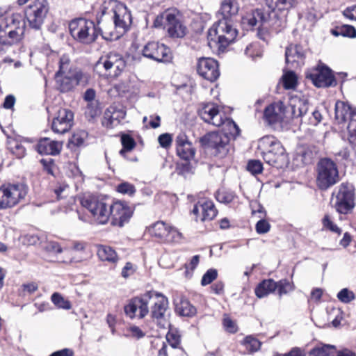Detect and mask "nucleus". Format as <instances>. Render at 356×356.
Segmentation results:
<instances>
[{"instance_id":"f257e3e1","label":"nucleus","mask_w":356,"mask_h":356,"mask_svg":"<svg viewBox=\"0 0 356 356\" xmlns=\"http://www.w3.org/2000/svg\"><path fill=\"white\" fill-rule=\"evenodd\" d=\"M239 10L237 0H223L221 2L220 19L208 31L209 44H215L220 51L225 49L234 41L237 35V30L232 26V17L236 16Z\"/></svg>"},{"instance_id":"f03ea898","label":"nucleus","mask_w":356,"mask_h":356,"mask_svg":"<svg viewBox=\"0 0 356 356\" xmlns=\"http://www.w3.org/2000/svg\"><path fill=\"white\" fill-rule=\"evenodd\" d=\"M258 149L264 161L277 168H282L289 163V157L282 143L273 136L266 135L258 141Z\"/></svg>"},{"instance_id":"7ed1b4c3","label":"nucleus","mask_w":356,"mask_h":356,"mask_svg":"<svg viewBox=\"0 0 356 356\" xmlns=\"http://www.w3.org/2000/svg\"><path fill=\"white\" fill-rule=\"evenodd\" d=\"M99 23V20L95 24L93 21L85 18L74 19L69 23V31L74 40L83 44L95 42L99 35L106 40H111L113 35L110 33V38L106 36V33L98 26Z\"/></svg>"},{"instance_id":"20e7f679","label":"nucleus","mask_w":356,"mask_h":356,"mask_svg":"<svg viewBox=\"0 0 356 356\" xmlns=\"http://www.w3.org/2000/svg\"><path fill=\"white\" fill-rule=\"evenodd\" d=\"M155 28H163L168 35L173 39L183 38L187 28L181 20V15L175 9H168L157 15L154 21Z\"/></svg>"},{"instance_id":"39448f33","label":"nucleus","mask_w":356,"mask_h":356,"mask_svg":"<svg viewBox=\"0 0 356 356\" xmlns=\"http://www.w3.org/2000/svg\"><path fill=\"white\" fill-rule=\"evenodd\" d=\"M276 18L277 13L274 11V8L268 7V9L257 8L252 10L243 17L242 22L250 29L257 26L258 37L266 40L268 29L274 24Z\"/></svg>"},{"instance_id":"423d86ee","label":"nucleus","mask_w":356,"mask_h":356,"mask_svg":"<svg viewBox=\"0 0 356 356\" xmlns=\"http://www.w3.org/2000/svg\"><path fill=\"white\" fill-rule=\"evenodd\" d=\"M24 22L19 15H13L7 17L0 25V45L10 47L17 43L24 33ZM5 50L0 47V54Z\"/></svg>"},{"instance_id":"0eeeda50","label":"nucleus","mask_w":356,"mask_h":356,"mask_svg":"<svg viewBox=\"0 0 356 356\" xmlns=\"http://www.w3.org/2000/svg\"><path fill=\"white\" fill-rule=\"evenodd\" d=\"M289 108L291 117L293 119L300 118L301 123L316 126L322 120V115L317 109L312 111L311 115H308L309 102L305 98L292 97L289 102Z\"/></svg>"},{"instance_id":"6e6552de","label":"nucleus","mask_w":356,"mask_h":356,"mask_svg":"<svg viewBox=\"0 0 356 356\" xmlns=\"http://www.w3.org/2000/svg\"><path fill=\"white\" fill-rule=\"evenodd\" d=\"M28 193L23 183L8 184L0 186V209H7L18 204Z\"/></svg>"},{"instance_id":"1a4fd4ad","label":"nucleus","mask_w":356,"mask_h":356,"mask_svg":"<svg viewBox=\"0 0 356 356\" xmlns=\"http://www.w3.org/2000/svg\"><path fill=\"white\" fill-rule=\"evenodd\" d=\"M316 171V184L321 190H327L339 181L337 164L330 159H321L317 163Z\"/></svg>"},{"instance_id":"9d476101","label":"nucleus","mask_w":356,"mask_h":356,"mask_svg":"<svg viewBox=\"0 0 356 356\" xmlns=\"http://www.w3.org/2000/svg\"><path fill=\"white\" fill-rule=\"evenodd\" d=\"M201 145L211 149L216 156L225 157L229 152L232 145L227 134L222 131H213L200 138Z\"/></svg>"},{"instance_id":"9b49d317","label":"nucleus","mask_w":356,"mask_h":356,"mask_svg":"<svg viewBox=\"0 0 356 356\" xmlns=\"http://www.w3.org/2000/svg\"><path fill=\"white\" fill-rule=\"evenodd\" d=\"M200 117L207 123L213 124L216 127H220L226 124L229 127L230 129L233 128L235 131L232 134H239V127L231 119L226 118L224 120L223 115L219 111L218 106L213 103H206L202 105L198 110Z\"/></svg>"},{"instance_id":"f8f14e48","label":"nucleus","mask_w":356,"mask_h":356,"mask_svg":"<svg viewBox=\"0 0 356 356\" xmlns=\"http://www.w3.org/2000/svg\"><path fill=\"white\" fill-rule=\"evenodd\" d=\"M126 67L123 56L115 52H110L102 56L95 65L97 70L104 71V75L109 77H118Z\"/></svg>"},{"instance_id":"ddd939ff","label":"nucleus","mask_w":356,"mask_h":356,"mask_svg":"<svg viewBox=\"0 0 356 356\" xmlns=\"http://www.w3.org/2000/svg\"><path fill=\"white\" fill-rule=\"evenodd\" d=\"M81 203L90 212L94 220L98 224L104 225L108 222L110 205L107 204L104 200L95 196H88L83 197Z\"/></svg>"},{"instance_id":"4468645a","label":"nucleus","mask_w":356,"mask_h":356,"mask_svg":"<svg viewBox=\"0 0 356 356\" xmlns=\"http://www.w3.org/2000/svg\"><path fill=\"white\" fill-rule=\"evenodd\" d=\"M153 298L154 291H149L140 296L130 299L124 307L125 314L131 319L136 316L139 318H145L149 312L148 304Z\"/></svg>"},{"instance_id":"2eb2a0df","label":"nucleus","mask_w":356,"mask_h":356,"mask_svg":"<svg viewBox=\"0 0 356 356\" xmlns=\"http://www.w3.org/2000/svg\"><path fill=\"white\" fill-rule=\"evenodd\" d=\"M49 10L47 0H35L26 11V17L31 28L39 30Z\"/></svg>"},{"instance_id":"dca6fc26","label":"nucleus","mask_w":356,"mask_h":356,"mask_svg":"<svg viewBox=\"0 0 356 356\" xmlns=\"http://www.w3.org/2000/svg\"><path fill=\"white\" fill-rule=\"evenodd\" d=\"M305 77L318 88L334 86L337 84L332 70L324 65H318L316 67L308 70Z\"/></svg>"},{"instance_id":"f3484780","label":"nucleus","mask_w":356,"mask_h":356,"mask_svg":"<svg viewBox=\"0 0 356 356\" xmlns=\"http://www.w3.org/2000/svg\"><path fill=\"white\" fill-rule=\"evenodd\" d=\"M153 305L151 307V317L157 325L161 328H165L168 320L165 312L168 307V298L163 294L154 291Z\"/></svg>"},{"instance_id":"a211bd4d","label":"nucleus","mask_w":356,"mask_h":356,"mask_svg":"<svg viewBox=\"0 0 356 356\" xmlns=\"http://www.w3.org/2000/svg\"><path fill=\"white\" fill-rule=\"evenodd\" d=\"M57 89L61 92L72 91L76 86L87 82L86 75L80 70L67 72L65 75L55 76Z\"/></svg>"},{"instance_id":"6ab92c4d","label":"nucleus","mask_w":356,"mask_h":356,"mask_svg":"<svg viewBox=\"0 0 356 356\" xmlns=\"http://www.w3.org/2000/svg\"><path fill=\"white\" fill-rule=\"evenodd\" d=\"M133 215V209L126 203L115 202L110 205L109 218L113 226L122 227L127 223Z\"/></svg>"},{"instance_id":"aec40b11","label":"nucleus","mask_w":356,"mask_h":356,"mask_svg":"<svg viewBox=\"0 0 356 356\" xmlns=\"http://www.w3.org/2000/svg\"><path fill=\"white\" fill-rule=\"evenodd\" d=\"M334 207L337 211L341 214H348L353 209L354 193L346 185H341L336 196Z\"/></svg>"},{"instance_id":"412c9836","label":"nucleus","mask_w":356,"mask_h":356,"mask_svg":"<svg viewBox=\"0 0 356 356\" xmlns=\"http://www.w3.org/2000/svg\"><path fill=\"white\" fill-rule=\"evenodd\" d=\"M197 72L204 79L213 82L220 76L218 63L213 58H200L197 64Z\"/></svg>"},{"instance_id":"4be33fe9","label":"nucleus","mask_w":356,"mask_h":356,"mask_svg":"<svg viewBox=\"0 0 356 356\" xmlns=\"http://www.w3.org/2000/svg\"><path fill=\"white\" fill-rule=\"evenodd\" d=\"M177 154L180 159L187 161L183 164V169L189 172L191 170V165L188 161L195 156V150L193 147L191 143L188 140L187 136L184 134H179L176 138Z\"/></svg>"},{"instance_id":"5701e85b","label":"nucleus","mask_w":356,"mask_h":356,"mask_svg":"<svg viewBox=\"0 0 356 356\" xmlns=\"http://www.w3.org/2000/svg\"><path fill=\"white\" fill-rule=\"evenodd\" d=\"M74 113L69 109L60 108L54 118L51 129L54 133L63 134L67 132L73 124Z\"/></svg>"},{"instance_id":"b1692460","label":"nucleus","mask_w":356,"mask_h":356,"mask_svg":"<svg viewBox=\"0 0 356 356\" xmlns=\"http://www.w3.org/2000/svg\"><path fill=\"white\" fill-rule=\"evenodd\" d=\"M287 117L286 108L282 102L270 104L264 111V119L269 125L281 122Z\"/></svg>"},{"instance_id":"393cba45","label":"nucleus","mask_w":356,"mask_h":356,"mask_svg":"<svg viewBox=\"0 0 356 356\" xmlns=\"http://www.w3.org/2000/svg\"><path fill=\"white\" fill-rule=\"evenodd\" d=\"M62 145V143L43 138L38 141L35 149L40 154L58 155L61 151Z\"/></svg>"},{"instance_id":"a878e982","label":"nucleus","mask_w":356,"mask_h":356,"mask_svg":"<svg viewBox=\"0 0 356 356\" xmlns=\"http://www.w3.org/2000/svg\"><path fill=\"white\" fill-rule=\"evenodd\" d=\"M125 115L124 111L111 106L104 112L102 124L107 128H113L119 124Z\"/></svg>"},{"instance_id":"bb28decb","label":"nucleus","mask_w":356,"mask_h":356,"mask_svg":"<svg viewBox=\"0 0 356 356\" xmlns=\"http://www.w3.org/2000/svg\"><path fill=\"white\" fill-rule=\"evenodd\" d=\"M335 120L339 124L346 122L347 120L355 119L356 111L350 105L342 101H337L335 104Z\"/></svg>"},{"instance_id":"cd10ccee","label":"nucleus","mask_w":356,"mask_h":356,"mask_svg":"<svg viewBox=\"0 0 356 356\" xmlns=\"http://www.w3.org/2000/svg\"><path fill=\"white\" fill-rule=\"evenodd\" d=\"M113 22L115 28L124 33L131 23V15L125 9H119L114 12Z\"/></svg>"},{"instance_id":"c85d7f7f","label":"nucleus","mask_w":356,"mask_h":356,"mask_svg":"<svg viewBox=\"0 0 356 356\" xmlns=\"http://www.w3.org/2000/svg\"><path fill=\"white\" fill-rule=\"evenodd\" d=\"M175 312L181 316L193 317L196 313V308L186 298H180L175 302Z\"/></svg>"},{"instance_id":"c756f323","label":"nucleus","mask_w":356,"mask_h":356,"mask_svg":"<svg viewBox=\"0 0 356 356\" xmlns=\"http://www.w3.org/2000/svg\"><path fill=\"white\" fill-rule=\"evenodd\" d=\"M304 58V51L300 45L290 44L285 51V59L287 64L297 63Z\"/></svg>"},{"instance_id":"7c9ffc66","label":"nucleus","mask_w":356,"mask_h":356,"mask_svg":"<svg viewBox=\"0 0 356 356\" xmlns=\"http://www.w3.org/2000/svg\"><path fill=\"white\" fill-rule=\"evenodd\" d=\"M276 291L275 282L272 279L264 280L255 288V294L259 298H262L269 293Z\"/></svg>"},{"instance_id":"2f4dec72","label":"nucleus","mask_w":356,"mask_h":356,"mask_svg":"<svg viewBox=\"0 0 356 356\" xmlns=\"http://www.w3.org/2000/svg\"><path fill=\"white\" fill-rule=\"evenodd\" d=\"M200 206L202 213L200 220L202 221L211 220L216 216L218 211L211 200H205L202 201V203L200 204Z\"/></svg>"},{"instance_id":"473e14b6","label":"nucleus","mask_w":356,"mask_h":356,"mask_svg":"<svg viewBox=\"0 0 356 356\" xmlns=\"http://www.w3.org/2000/svg\"><path fill=\"white\" fill-rule=\"evenodd\" d=\"M97 255L102 261L111 263H115L118 259L115 251L112 248L104 245L97 247Z\"/></svg>"},{"instance_id":"72a5a7b5","label":"nucleus","mask_w":356,"mask_h":356,"mask_svg":"<svg viewBox=\"0 0 356 356\" xmlns=\"http://www.w3.org/2000/svg\"><path fill=\"white\" fill-rule=\"evenodd\" d=\"M152 60L159 63L170 62L172 59V55L170 49L165 44L158 42V48L155 54L152 55Z\"/></svg>"},{"instance_id":"f704fd0d","label":"nucleus","mask_w":356,"mask_h":356,"mask_svg":"<svg viewBox=\"0 0 356 356\" xmlns=\"http://www.w3.org/2000/svg\"><path fill=\"white\" fill-rule=\"evenodd\" d=\"M170 226L163 222H156L149 229V233L165 242L167 235L169 233Z\"/></svg>"},{"instance_id":"c9c22d12","label":"nucleus","mask_w":356,"mask_h":356,"mask_svg":"<svg viewBox=\"0 0 356 356\" xmlns=\"http://www.w3.org/2000/svg\"><path fill=\"white\" fill-rule=\"evenodd\" d=\"M331 33L334 36L356 38V29L353 26L343 24L337 26L331 30Z\"/></svg>"},{"instance_id":"e433bc0d","label":"nucleus","mask_w":356,"mask_h":356,"mask_svg":"<svg viewBox=\"0 0 356 356\" xmlns=\"http://www.w3.org/2000/svg\"><path fill=\"white\" fill-rule=\"evenodd\" d=\"M121 143L122 149L120 151V154L124 157L125 156L126 152L132 150L136 145L134 139L128 134L122 135Z\"/></svg>"},{"instance_id":"4c0bfd02","label":"nucleus","mask_w":356,"mask_h":356,"mask_svg":"<svg viewBox=\"0 0 356 356\" xmlns=\"http://www.w3.org/2000/svg\"><path fill=\"white\" fill-rule=\"evenodd\" d=\"M59 69L56 72L55 76H58V75H65L67 74V72H74L75 70H72L70 67V59L67 55H63L59 59Z\"/></svg>"},{"instance_id":"58836bf2","label":"nucleus","mask_w":356,"mask_h":356,"mask_svg":"<svg viewBox=\"0 0 356 356\" xmlns=\"http://www.w3.org/2000/svg\"><path fill=\"white\" fill-rule=\"evenodd\" d=\"M314 153L309 148H302L297 154V159L303 165H308L313 162Z\"/></svg>"},{"instance_id":"ea45409f","label":"nucleus","mask_w":356,"mask_h":356,"mask_svg":"<svg viewBox=\"0 0 356 356\" xmlns=\"http://www.w3.org/2000/svg\"><path fill=\"white\" fill-rule=\"evenodd\" d=\"M88 137V133L83 130H79L73 134L69 143L75 147H81L84 145L85 140Z\"/></svg>"},{"instance_id":"a19ab883","label":"nucleus","mask_w":356,"mask_h":356,"mask_svg":"<svg viewBox=\"0 0 356 356\" xmlns=\"http://www.w3.org/2000/svg\"><path fill=\"white\" fill-rule=\"evenodd\" d=\"M282 80L283 86L286 90L293 89L297 85V76L293 71L285 73L282 76Z\"/></svg>"},{"instance_id":"79ce46f5","label":"nucleus","mask_w":356,"mask_h":356,"mask_svg":"<svg viewBox=\"0 0 356 356\" xmlns=\"http://www.w3.org/2000/svg\"><path fill=\"white\" fill-rule=\"evenodd\" d=\"M275 284L280 297L293 290V284L286 279L275 282Z\"/></svg>"},{"instance_id":"37998d69","label":"nucleus","mask_w":356,"mask_h":356,"mask_svg":"<svg viewBox=\"0 0 356 356\" xmlns=\"http://www.w3.org/2000/svg\"><path fill=\"white\" fill-rule=\"evenodd\" d=\"M337 297L340 302L344 304H348L356 298V296L353 291H350L348 288L342 289L337 293Z\"/></svg>"},{"instance_id":"c03bdc74","label":"nucleus","mask_w":356,"mask_h":356,"mask_svg":"<svg viewBox=\"0 0 356 356\" xmlns=\"http://www.w3.org/2000/svg\"><path fill=\"white\" fill-rule=\"evenodd\" d=\"M51 300L52 302L58 308L64 309H70L71 308L70 302L65 300L63 297L58 293H54L51 295Z\"/></svg>"},{"instance_id":"a18cd8bd","label":"nucleus","mask_w":356,"mask_h":356,"mask_svg":"<svg viewBox=\"0 0 356 356\" xmlns=\"http://www.w3.org/2000/svg\"><path fill=\"white\" fill-rule=\"evenodd\" d=\"M334 348V346L324 345L322 347L313 348L309 353V356H330Z\"/></svg>"},{"instance_id":"49530a36","label":"nucleus","mask_w":356,"mask_h":356,"mask_svg":"<svg viewBox=\"0 0 356 356\" xmlns=\"http://www.w3.org/2000/svg\"><path fill=\"white\" fill-rule=\"evenodd\" d=\"M267 1L268 0H266ZM272 2V5H268L267 7H264L263 8L268 9V7H271L274 8V11L275 12V8L279 10H285L289 9L292 6V3L293 0H270Z\"/></svg>"},{"instance_id":"de8ad7c7","label":"nucleus","mask_w":356,"mask_h":356,"mask_svg":"<svg viewBox=\"0 0 356 356\" xmlns=\"http://www.w3.org/2000/svg\"><path fill=\"white\" fill-rule=\"evenodd\" d=\"M234 195L232 192L226 191H218L216 193V199L218 202L224 204H228L233 201Z\"/></svg>"},{"instance_id":"09e8293b","label":"nucleus","mask_w":356,"mask_h":356,"mask_svg":"<svg viewBox=\"0 0 356 356\" xmlns=\"http://www.w3.org/2000/svg\"><path fill=\"white\" fill-rule=\"evenodd\" d=\"M166 340L173 348H177L180 345L181 336L177 330H170L166 334Z\"/></svg>"},{"instance_id":"8fccbe9b","label":"nucleus","mask_w":356,"mask_h":356,"mask_svg":"<svg viewBox=\"0 0 356 356\" xmlns=\"http://www.w3.org/2000/svg\"><path fill=\"white\" fill-rule=\"evenodd\" d=\"M322 223L324 228L339 234L341 233V229L332 222L328 214L324 216Z\"/></svg>"},{"instance_id":"3c124183","label":"nucleus","mask_w":356,"mask_h":356,"mask_svg":"<svg viewBox=\"0 0 356 356\" xmlns=\"http://www.w3.org/2000/svg\"><path fill=\"white\" fill-rule=\"evenodd\" d=\"M218 277V271L216 269L210 268L202 276L201 280V284L202 286H207L211 284Z\"/></svg>"},{"instance_id":"603ef678","label":"nucleus","mask_w":356,"mask_h":356,"mask_svg":"<svg viewBox=\"0 0 356 356\" xmlns=\"http://www.w3.org/2000/svg\"><path fill=\"white\" fill-rule=\"evenodd\" d=\"M100 113L97 102L88 103L85 111V114L90 120L95 118Z\"/></svg>"},{"instance_id":"864d4df0","label":"nucleus","mask_w":356,"mask_h":356,"mask_svg":"<svg viewBox=\"0 0 356 356\" xmlns=\"http://www.w3.org/2000/svg\"><path fill=\"white\" fill-rule=\"evenodd\" d=\"M169 233L167 235L165 243H179L182 238V234L175 228L170 227Z\"/></svg>"},{"instance_id":"5fc2aeb1","label":"nucleus","mask_w":356,"mask_h":356,"mask_svg":"<svg viewBox=\"0 0 356 356\" xmlns=\"http://www.w3.org/2000/svg\"><path fill=\"white\" fill-rule=\"evenodd\" d=\"M117 191L122 194L132 195L136 193V188L130 183L122 182L117 186Z\"/></svg>"},{"instance_id":"6e6d98bb","label":"nucleus","mask_w":356,"mask_h":356,"mask_svg":"<svg viewBox=\"0 0 356 356\" xmlns=\"http://www.w3.org/2000/svg\"><path fill=\"white\" fill-rule=\"evenodd\" d=\"M156 48H158V42H148L143 49V56L152 59L151 56L155 54Z\"/></svg>"},{"instance_id":"4d7b16f0","label":"nucleus","mask_w":356,"mask_h":356,"mask_svg":"<svg viewBox=\"0 0 356 356\" xmlns=\"http://www.w3.org/2000/svg\"><path fill=\"white\" fill-rule=\"evenodd\" d=\"M43 169L49 174L54 176V169L56 167L54 160L53 159H42L40 160Z\"/></svg>"},{"instance_id":"13d9d810","label":"nucleus","mask_w":356,"mask_h":356,"mask_svg":"<svg viewBox=\"0 0 356 356\" xmlns=\"http://www.w3.org/2000/svg\"><path fill=\"white\" fill-rule=\"evenodd\" d=\"M247 169L253 175H257L262 172L263 166L259 161L252 160L248 163Z\"/></svg>"},{"instance_id":"bf43d9fd","label":"nucleus","mask_w":356,"mask_h":356,"mask_svg":"<svg viewBox=\"0 0 356 356\" xmlns=\"http://www.w3.org/2000/svg\"><path fill=\"white\" fill-rule=\"evenodd\" d=\"M245 343L247 344L248 348L252 352L257 351L261 346V342L256 338L248 336L245 339Z\"/></svg>"},{"instance_id":"052dcab7","label":"nucleus","mask_w":356,"mask_h":356,"mask_svg":"<svg viewBox=\"0 0 356 356\" xmlns=\"http://www.w3.org/2000/svg\"><path fill=\"white\" fill-rule=\"evenodd\" d=\"M350 143L356 145V119H351L348 125Z\"/></svg>"},{"instance_id":"680f3d73","label":"nucleus","mask_w":356,"mask_h":356,"mask_svg":"<svg viewBox=\"0 0 356 356\" xmlns=\"http://www.w3.org/2000/svg\"><path fill=\"white\" fill-rule=\"evenodd\" d=\"M222 324L225 330L229 333H236L238 330L236 323L227 316L224 317Z\"/></svg>"},{"instance_id":"e2e57ef3","label":"nucleus","mask_w":356,"mask_h":356,"mask_svg":"<svg viewBox=\"0 0 356 356\" xmlns=\"http://www.w3.org/2000/svg\"><path fill=\"white\" fill-rule=\"evenodd\" d=\"M270 228V223L264 219L259 220L255 225L256 232L259 234L267 233Z\"/></svg>"},{"instance_id":"0e129e2a","label":"nucleus","mask_w":356,"mask_h":356,"mask_svg":"<svg viewBox=\"0 0 356 356\" xmlns=\"http://www.w3.org/2000/svg\"><path fill=\"white\" fill-rule=\"evenodd\" d=\"M11 151L17 158L21 159L26 154L25 147L18 142H15L13 147H11Z\"/></svg>"},{"instance_id":"69168bd1","label":"nucleus","mask_w":356,"mask_h":356,"mask_svg":"<svg viewBox=\"0 0 356 356\" xmlns=\"http://www.w3.org/2000/svg\"><path fill=\"white\" fill-rule=\"evenodd\" d=\"M159 143L162 147L167 148L171 145L172 136L170 134H161L158 138Z\"/></svg>"},{"instance_id":"338daca9","label":"nucleus","mask_w":356,"mask_h":356,"mask_svg":"<svg viewBox=\"0 0 356 356\" xmlns=\"http://www.w3.org/2000/svg\"><path fill=\"white\" fill-rule=\"evenodd\" d=\"M45 249L48 252L56 253V254L61 253L63 251L59 243L57 242H55V241L48 242L45 246Z\"/></svg>"},{"instance_id":"774afa93","label":"nucleus","mask_w":356,"mask_h":356,"mask_svg":"<svg viewBox=\"0 0 356 356\" xmlns=\"http://www.w3.org/2000/svg\"><path fill=\"white\" fill-rule=\"evenodd\" d=\"M282 356H306V352L301 348L293 347L289 352L283 354Z\"/></svg>"}]
</instances>
